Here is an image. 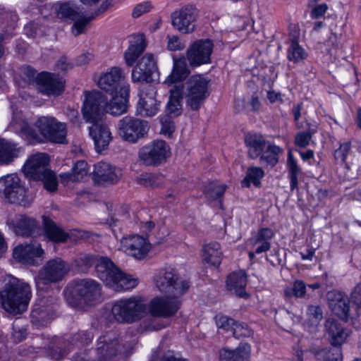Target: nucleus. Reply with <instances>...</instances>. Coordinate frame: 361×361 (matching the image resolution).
I'll use <instances>...</instances> for the list:
<instances>
[{
    "label": "nucleus",
    "mask_w": 361,
    "mask_h": 361,
    "mask_svg": "<svg viewBox=\"0 0 361 361\" xmlns=\"http://www.w3.org/2000/svg\"><path fill=\"white\" fill-rule=\"evenodd\" d=\"M110 100L106 94L98 90L85 92L81 109L82 117L87 123L99 121L103 115L109 113L119 116L127 111L124 97H112Z\"/></svg>",
    "instance_id": "obj_1"
},
{
    "label": "nucleus",
    "mask_w": 361,
    "mask_h": 361,
    "mask_svg": "<svg viewBox=\"0 0 361 361\" xmlns=\"http://www.w3.org/2000/svg\"><path fill=\"white\" fill-rule=\"evenodd\" d=\"M30 286L16 277L8 276L0 290V302L8 312L18 314L24 312L31 299Z\"/></svg>",
    "instance_id": "obj_2"
},
{
    "label": "nucleus",
    "mask_w": 361,
    "mask_h": 361,
    "mask_svg": "<svg viewBox=\"0 0 361 361\" xmlns=\"http://www.w3.org/2000/svg\"><path fill=\"white\" fill-rule=\"evenodd\" d=\"M35 126L37 131L27 124H25L21 128L30 140L39 143L44 141L59 144L67 142L66 126L63 123L57 121L56 118L42 117L37 121Z\"/></svg>",
    "instance_id": "obj_3"
},
{
    "label": "nucleus",
    "mask_w": 361,
    "mask_h": 361,
    "mask_svg": "<svg viewBox=\"0 0 361 361\" xmlns=\"http://www.w3.org/2000/svg\"><path fill=\"white\" fill-rule=\"evenodd\" d=\"M97 276L115 291L127 290L137 285V279L123 272L107 257H101L96 264Z\"/></svg>",
    "instance_id": "obj_4"
},
{
    "label": "nucleus",
    "mask_w": 361,
    "mask_h": 361,
    "mask_svg": "<svg viewBox=\"0 0 361 361\" xmlns=\"http://www.w3.org/2000/svg\"><path fill=\"white\" fill-rule=\"evenodd\" d=\"M96 361H119L133 352L130 344H126L116 331L106 332L97 341Z\"/></svg>",
    "instance_id": "obj_5"
},
{
    "label": "nucleus",
    "mask_w": 361,
    "mask_h": 361,
    "mask_svg": "<svg viewBox=\"0 0 361 361\" xmlns=\"http://www.w3.org/2000/svg\"><path fill=\"white\" fill-rule=\"evenodd\" d=\"M49 161L47 154L37 153L27 160L23 166V171L30 178L40 180L44 189L53 192L58 188V181L55 173L48 169Z\"/></svg>",
    "instance_id": "obj_6"
},
{
    "label": "nucleus",
    "mask_w": 361,
    "mask_h": 361,
    "mask_svg": "<svg viewBox=\"0 0 361 361\" xmlns=\"http://www.w3.org/2000/svg\"><path fill=\"white\" fill-rule=\"evenodd\" d=\"M146 312L147 305L137 297L117 300L111 307L114 319L121 324H132L139 321Z\"/></svg>",
    "instance_id": "obj_7"
},
{
    "label": "nucleus",
    "mask_w": 361,
    "mask_h": 361,
    "mask_svg": "<svg viewBox=\"0 0 361 361\" xmlns=\"http://www.w3.org/2000/svg\"><path fill=\"white\" fill-rule=\"evenodd\" d=\"M210 80L202 75H192L183 87L186 105L192 111H198L209 95Z\"/></svg>",
    "instance_id": "obj_8"
},
{
    "label": "nucleus",
    "mask_w": 361,
    "mask_h": 361,
    "mask_svg": "<svg viewBox=\"0 0 361 361\" xmlns=\"http://www.w3.org/2000/svg\"><path fill=\"white\" fill-rule=\"evenodd\" d=\"M156 287L159 291L179 297L185 293L189 284L185 281H180L176 269L167 268L160 270L154 276Z\"/></svg>",
    "instance_id": "obj_9"
},
{
    "label": "nucleus",
    "mask_w": 361,
    "mask_h": 361,
    "mask_svg": "<svg viewBox=\"0 0 361 361\" xmlns=\"http://www.w3.org/2000/svg\"><path fill=\"white\" fill-rule=\"evenodd\" d=\"M123 79L122 70L118 67H113L99 78L98 85L106 92L110 100H113L112 97H122L125 99V105H127L129 86L121 85Z\"/></svg>",
    "instance_id": "obj_10"
},
{
    "label": "nucleus",
    "mask_w": 361,
    "mask_h": 361,
    "mask_svg": "<svg viewBox=\"0 0 361 361\" xmlns=\"http://www.w3.org/2000/svg\"><path fill=\"white\" fill-rule=\"evenodd\" d=\"M0 195L9 202L24 207L29 204L27 190L16 174H9L0 178Z\"/></svg>",
    "instance_id": "obj_11"
},
{
    "label": "nucleus",
    "mask_w": 361,
    "mask_h": 361,
    "mask_svg": "<svg viewBox=\"0 0 361 361\" xmlns=\"http://www.w3.org/2000/svg\"><path fill=\"white\" fill-rule=\"evenodd\" d=\"M149 130L148 122L132 116H124L118 123V135L128 142L135 143L144 137Z\"/></svg>",
    "instance_id": "obj_12"
},
{
    "label": "nucleus",
    "mask_w": 361,
    "mask_h": 361,
    "mask_svg": "<svg viewBox=\"0 0 361 361\" xmlns=\"http://www.w3.org/2000/svg\"><path fill=\"white\" fill-rule=\"evenodd\" d=\"M70 270L67 262L61 258L49 260L39 271L35 279L38 287L61 281Z\"/></svg>",
    "instance_id": "obj_13"
},
{
    "label": "nucleus",
    "mask_w": 361,
    "mask_h": 361,
    "mask_svg": "<svg viewBox=\"0 0 361 361\" xmlns=\"http://www.w3.org/2000/svg\"><path fill=\"white\" fill-rule=\"evenodd\" d=\"M169 149L164 140H155L142 147L139 152L140 160L146 166H157L166 160Z\"/></svg>",
    "instance_id": "obj_14"
},
{
    "label": "nucleus",
    "mask_w": 361,
    "mask_h": 361,
    "mask_svg": "<svg viewBox=\"0 0 361 361\" xmlns=\"http://www.w3.org/2000/svg\"><path fill=\"white\" fill-rule=\"evenodd\" d=\"M121 250L128 256L137 260L145 259L149 250L151 244L148 240L140 235H130L121 240Z\"/></svg>",
    "instance_id": "obj_15"
},
{
    "label": "nucleus",
    "mask_w": 361,
    "mask_h": 361,
    "mask_svg": "<svg viewBox=\"0 0 361 361\" xmlns=\"http://www.w3.org/2000/svg\"><path fill=\"white\" fill-rule=\"evenodd\" d=\"M147 308L152 317L168 318L177 312L180 301L173 295L156 297L150 301Z\"/></svg>",
    "instance_id": "obj_16"
},
{
    "label": "nucleus",
    "mask_w": 361,
    "mask_h": 361,
    "mask_svg": "<svg viewBox=\"0 0 361 361\" xmlns=\"http://www.w3.org/2000/svg\"><path fill=\"white\" fill-rule=\"evenodd\" d=\"M122 177L120 168L108 162L100 161L94 166L92 178L97 185L109 186L118 183Z\"/></svg>",
    "instance_id": "obj_17"
},
{
    "label": "nucleus",
    "mask_w": 361,
    "mask_h": 361,
    "mask_svg": "<svg viewBox=\"0 0 361 361\" xmlns=\"http://www.w3.org/2000/svg\"><path fill=\"white\" fill-rule=\"evenodd\" d=\"M197 16V9L193 6H185L171 14L172 25L182 34L192 33L195 28Z\"/></svg>",
    "instance_id": "obj_18"
},
{
    "label": "nucleus",
    "mask_w": 361,
    "mask_h": 361,
    "mask_svg": "<svg viewBox=\"0 0 361 361\" xmlns=\"http://www.w3.org/2000/svg\"><path fill=\"white\" fill-rule=\"evenodd\" d=\"M155 87L149 84L142 85L140 90V99L137 104V114L142 116L152 117L159 109V102L156 99Z\"/></svg>",
    "instance_id": "obj_19"
},
{
    "label": "nucleus",
    "mask_w": 361,
    "mask_h": 361,
    "mask_svg": "<svg viewBox=\"0 0 361 361\" xmlns=\"http://www.w3.org/2000/svg\"><path fill=\"white\" fill-rule=\"evenodd\" d=\"M158 67L154 56L147 53L142 56L132 71V80L134 82H149L157 73Z\"/></svg>",
    "instance_id": "obj_20"
},
{
    "label": "nucleus",
    "mask_w": 361,
    "mask_h": 361,
    "mask_svg": "<svg viewBox=\"0 0 361 361\" xmlns=\"http://www.w3.org/2000/svg\"><path fill=\"white\" fill-rule=\"evenodd\" d=\"M213 47V42L209 39L195 42L187 51V57L190 65L198 66L209 63Z\"/></svg>",
    "instance_id": "obj_21"
},
{
    "label": "nucleus",
    "mask_w": 361,
    "mask_h": 361,
    "mask_svg": "<svg viewBox=\"0 0 361 361\" xmlns=\"http://www.w3.org/2000/svg\"><path fill=\"white\" fill-rule=\"evenodd\" d=\"M39 90L47 96H58L64 91L65 80L59 75L42 72L37 75Z\"/></svg>",
    "instance_id": "obj_22"
},
{
    "label": "nucleus",
    "mask_w": 361,
    "mask_h": 361,
    "mask_svg": "<svg viewBox=\"0 0 361 361\" xmlns=\"http://www.w3.org/2000/svg\"><path fill=\"white\" fill-rule=\"evenodd\" d=\"M74 290L75 293L87 304L98 301L101 297V286L93 279H85L76 281Z\"/></svg>",
    "instance_id": "obj_23"
},
{
    "label": "nucleus",
    "mask_w": 361,
    "mask_h": 361,
    "mask_svg": "<svg viewBox=\"0 0 361 361\" xmlns=\"http://www.w3.org/2000/svg\"><path fill=\"white\" fill-rule=\"evenodd\" d=\"M44 254L41 245L36 241L25 245H20L16 247L13 252V256L16 259L31 265L38 264L36 258H42Z\"/></svg>",
    "instance_id": "obj_24"
},
{
    "label": "nucleus",
    "mask_w": 361,
    "mask_h": 361,
    "mask_svg": "<svg viewBox=\"0 0 361 361\" xmlns=\"http://www.w3.org/2000/svg\"><path fill=\"white\" fill-rule=\"evenodd\" d=\"M89 130L90 135L94 140L97 152H101L106 149L113 138L109 126L98 121L92 123Z\"/></svg>",
    "instance_id": "obj_25"
},
{
    "label": "nucleus",
    "mask_w": 361,
    "mask_h": 361,
    "mask_svg": "<svg viewBox=\"0 0 361 361\" xmlns=\"http://www.w3.org/2000/svg\"><path fill=\"white\" fill-rule=\"evenodd\" d=\"M147 47L145 36L139 33L132 36L130 45L124 53V59L128 66L134 65L138 57L144 52Z\"/></svg>",
    "instance_id": "obj_26"
},
{
    "label": "nucleus",
    "mask_w": 361,
    "mask_h": 361,
    "mask_svg": "<svg viewBox=\"0 0 361 361\" xmlns=\"http://www.w3.org/2000/svg\"><path fill=\"white\" fill-rule=\"evenodd\" d=\"M329 307L333 312L344 321H348L350 310L349 300L341 292L331 291L327 294Z\"/></svg>",
    "instance_id": "obj_27"
},
{
    "label": "nucleus",
    "mask_w": 361,
    "mask_h": 361,
    "mask_svg": "<svg viewBox=\"0 0 361 361\" xmlns=\"http://www.w3.org/2000/svg\"><path fill=\"white\" fill-rule=\"evenodd\" d=\"M251 346L247 343H241L233 350L223 348L219 350V361H249Z\"/></svg>",
    "instance_id": "obj_28"
},
{
    "label": "nucleus",
    "mask_w": 361,
    "mask_h": 361,
    "mask_svg": "<svg viewBox=\"0 0 361 361\" xmlns=\"http://www.w3.org/2000/svg\"><path fill=\"white\" fill-rule=\"evenodd\" d=\"M14 231L18 235L23 237H36L39 234L40 228L35 219L21 215L20 216L14 226Z\"/></svg>",
    "instance_id": "obj_29"
},
{
    "label": "nucleus",
    "mask_w": 361,
    "mask_h": 361,
    "mask_svg": "<svg viewBox=\"0 0 361 361\" xmlns=\"http://www.w3.org/2000/svg\"><path fill=\"white\" fill-rule=\"evenodd\" d=\"M111 2L109 0H106L102 2L101 6L97 8L94 12L88 17H84L82 13H80V16L78 19H75L74 24L72 27V32L75 36H78L86 30L87 25L97 16H99L104 13L110 6Z\"/></svg>",
    "instance_id": "obj_30"
},
{
    "label": "nucleus",
    "mask_w": 361,
    "mask_h": 361,
    "mask_svg": "<svg viewBox=\"0 0 361 361\" xmlns=\"http://www.w3.org/2000/svg\"><path fill=\"white\" fill-rule=\"evenodd\" d=\"M325 329L329 341L335 348H338L346 339L347 334L343 327L333 319H328L325 322Z\"/></svg>",
    "instance_id": "obj_31"
},
{
    "label": "nucleus",
    "mask_w": 361,
    "mask_h": 361,
    "mask_svg": "<svg viewBox=\"0 0 361 361\" xmlns=\"http://www.w3.org/2000/svg\"><path fill=\"white\" fill-rule=\"evenodd\" d=\"M247 284V277L245 272L240 271L233 272L227 279L226 286L229 290L233 291L236 295L246 298L248 294L245 290Z\"/></svg>",
    "instance_id": "obj_32"
},
{
    "label": "nucleus",
    "mask_w": 361,
    "mask_h": 361,
    "mask_svg": "<svg viewBox=\"0 0 361 361\" xmlns=\"http://www.w3.org/2000/svg\"><path fill=\"white\" fill-rule=\"evenodd\" d=\"M44 236L49 240L56 243H65L69 235L49 218L44 217Z\"/></svg>",
    "instance_id": "obj_33"
},
{
    "label": "nucleus",
    "mask_w": 361,
    "mask_h": 361,
    "mask_svg": "<svg viewBox=\"0 0 361 361\" xmlns=\"http://www.w3.org/2000/svg\"><path fill=\"white\" fill-rule=\"evenodd\" d=\"M169 93L166 111L171 116H177L182 112L183 87L180 85H175L169 90Z\"/></svg>",
    "instance_id": "obj_34"
},
{
    "label": "nucleus",
    "mask_w": 361,
    "mask_h": 361,
    "mask_svg": "<svg viewBox=\"0 0 361 361\" xmlns=\"http://www.w3.org/2000/svg\"><path fill=\"white\" fill-rule=\"evenodd\" d=\"M222 256L221 245L217 242L206 244L202 248L203 261L212 266L218 267L221 264Z\"/></svg>",
    "instance_id": "obj_35"
},
{
    "label": "nucleus",
    "mask_w": 361,
    "mask_h": 361,
    "mask_svg": "<svg viewBox=\"0 0 361 361\" xmlns=\"http://www.w3.org/2000/svg\"><path fill=\"white\" fill-rule=\"evenodd\" d=\"M245 142L248 148V156L252 159H257L260 156L266 145L263 136L257 134L247 135Z\"/></svg>",
    "instance_id": "obj_36"
},
{
    "label": "nucleus",
    "mask_w": 361,
    "mask_h": 361,
    "mask_svg": "<svg viewBox=\"0 0 361 361\" xmlns=\"http://www.w3.org/2000/svg\"><path fill=\"white\" fill-rule=\"evenodd\" d=\"M55 314V309L52 305H35L31 312L32 322L34 324L44 326L52 319Z\"/></svg>",
    "instance_id": "obj_37"
},
{
    "label": "nucleus",
    "mask_w": 361,
    "mask_h": 361,
    "mask_svg": "<svg viewBox=\"0 0 361 361\" xmlns=\"http://www.w3.org/2000/svg\"><path fill=\"white\" fill-rule=\"evenodd\" d=\"M189 74L190 71L185 59L174 60L172 72L166 78L164 83L171 85L174 82L185 80Z\"/></svg>",
    "instance_id": "obj_38"
},
{
    "label": "nucleus",
    "mask_w": 361,
    "mask_h": 361,
    "mask_svg": "<svg viewBox=\"0 0 361 361\" xmlns=\"http://www.w3.org/2000/svg\"><path fill=\"white\" fill-rule=\"evenodd\" d=\"M281 149L276 145H269L260 156V164L264 166L274 167L279 162V155Z\"/></svg>",
    "instance_id": "obj_39"
},
{
    "label": "nucleus",
    "mask_w": 361,
    "mask_h": 361,
    "mask_svg": "<svg viewBox=\"0 0 361 361\" xmlns=\"http://www.w3.org/2000/svg\"><path fill=\"white\" fill-rule=\"evenodd\" d=\"M101 257L90 254L80 253L75 259V268L80 272L86 273L94 264H97Z\"/></svg>",
    "instance_id": "obj_40"
},
{
    "label": "nucleus",
    "mask_w": 361,
    "mask_h": 361,
    "mask_svg": "<svg viewBox=\"0 0 361 361\" xmlns=\"http://www.w3.org/2000/svg\"><path fill=\"white\" fill-rule=\"evenodd\" d=\"M287 166L288 169L289 178H290V187L291 190H294L298 188V177L300 174L301 169L298 166L296 160L294 159L291 152L288 154Z\"/></svg>",
    "instance_id": "obj_41"
},
{
    "label": "nucleus",
    "mask_w": 361,
    "mask_h": 361,
    "mask_svg": "<svg viewBox=\"0 0 361 361\" xmlns=\"http://www.w3.org/2000/svg\"><path fill=\"white\" fill-rule=\"evenodd\" d=\"M16 157V147L8 140H0V164H8Z\"/></svg>",
    "instance_id": "obj_42"
},
{
    "label": "nucleus",
    "mask_w": 361,
    "mask_h": 361,
    "mask_svg": "<svg viewBox=\"0 0 361 361\" xmlns=\"http://www.w3.org/2000/svg\"><path fill=\"white\" fill-rule=\"evenodd\" d=\"M81 11L73 3L65 2L61 4L58 9V16L64 19L73 20L80 16Z\"/></svg>",
    "instance_id": "obj_43"
},
{
    "label": "nucleus",
    "mask_w": 361,
    "mask_h": 361,
    "mask_svg": "<svg viewBox=\"0 0 361 361\" xmlns=\"http://www.w3.org/2000/svg\"><path fill=\"white\" fill-rule=\"evenodd\" d=\"M307 53L304 49L298 44V33L293 35L292 42L288 49V59L294 62H298L306 58Z\"/></svg>",
    "instance_id": "obj_44"
},
{
    "label": "nucleus",
    "mask_w": 361,
    "mask_h": 361,
    "mask_svg": "<svg viewBox=\"0 0 361 361\" xmlns=\"http://www.w3.org/2000/svg\"><path fill=\"white\" fill-rule=\"evenodd\" d=\"M93 338V334L90 331H80L75 334L69 341L71 345L78 349L90 344Z\"/></svg>",
    "instance_id": "obj_45"
},
{
    "label": "nucleus",
    "mask_w": 361,
    "mask_h": 361,
    "mask_svg": "<svg viewBox=\"0 0 361 361\" xmlns=\"http://www.w3.org/2000/svg\"><path fill=\"white\" fill-rule=\"evenodd\" d=\"M310 352L314 355V356L319 361H326V360L330 359V355H336L335 357L338 359L340 356H341V350L339 348H321L318 349L316 348H311L310 349Z\"/></svg>",
    "instance_id": "obj_46"
},
{
    "label": "nucleus",
    "mask_w": 361,
    "mask_h": 361,
    "mask_svg": "<svg viewBox=\"0 0 361 361\" xmlns=\"http://www.w3.org/2000/svg\"><path fill=\"white\" fill-rule=\"evenodd\" d=\"M226 188V186L225 185H220L216 182H212L205 185L204 193L208 200H215L223 196Z\"/></svg>",
    "instance_id": "obj_47"
},
{
    "label": "nucleus",
    "mask_w": 361,
    "mask_h": 361,
    "mask_svg": "<svg viewBox=\"0 0 361 361\" xmlns=\"http://www.w3.org/2000/svg\"><path fill=\"white\" fill-rule=\"evenodd\" d=\"M306 322L312 326H317L323 318V312L319 305H309L306 312Z\"/></svg>",
    "instance_id": "obj_48"
},
{
    "label": "nucleus",
    "mask_w": 361,
    "mask_h": 361,
    "mask_svg": "<svg viewBox=\"0 0 361 361\" xmlns=\"http://www.w3.org/2000/svg\"><path fill=\"white\" fill-rule=\"evenodd\" d=\"M264 173L259 167H250L247 169L246 177L244 178L243 183H246V185L249 186L250 182L254 185L259 186L260 185V179L263 178Z\"/></svg>",
    "instance_id": "obj_49"
},
{
    "label": "nucleus",
    "mask_w": 361,
    "mask_h": 361,
    "mask_svg": "<svg viewBox=\"0 0 361 361\" xmlns=\"http://www.w3.org/2000/svg\"><path fill=\"white\" fill-rule=\"evenodd\" d=\"M306 286L302 281H295L292 288L285 289V295L287 297H303L305 293Z\"/></svg>",
    "instance_id": "obj_50"
},
{
    "label": "nucleus",
    "mask_w": 361,
    "mask_h": 361,
    "mask_svg": "<svg viewBox=\"0 0 361 361\" xmlns=\"http://www.w3.org/2000/svg\"><path fill=\"white\" fill-rule=\"evenodd\" d=\"M274 236L273 230L269 228H262L259 229L255 237L251 240L253 245H257L259 243L269 242Z\"/></svg>",
    "instance_id": "obj_51"
},
{
    "label": "nucleus",
    "mask_w": 361,
    "mask_h": 361,
    "mask_svg": "<svg viewBox=\"0 0 361 361\" xmlns=\"http://www.w3.org/2000/svg\"><path fill=\"white\" fill-rule=\"evenodd\" d=\"M233 336L236 338H248L252 335V331L245 323H238L233 326Z\"/></svg>",
    "instance_id": "obj_52"
},
{
    "label": "nucleus",
    "mask_w": 361,
    "mask_h": 361,
    "mask_svg": "<svg viewBox=\"0 0 361 361\" xmlns=\"http://www.w3.org/2000/svg\"><path fill=\"white\" fill-rule=\"evenodd\" d=\"M215 320L216 326L225 331H228L231 329L233 331V326L236 324L233 319L224 314H217L215 317Z\"/></svg>",
    "instance_id": "obj_53"
},
{
    "label": "nucleus",
    "mask_w": 361,
    "mask_h": 361,
    "mask_svg": "<svg viewBox=\"0 0 361 361\" xmlns=\"http://www.w3.org/2000/svg\"><path fill=\"white\" fill-rule=\"evenodd\" d=\"M166 324L158 319V317H154L145 319L142 325L143 329L146 331H158L166 327Z\"/></svg>",
    "instance_id": "obj_54"
},
{
    "label": "nucleus",
    "mask_w": 361,
    "mask_h": 361,
    "mask_svg": "<svg viewBox=\"0 0 361 361\" xmlns=\"http://www.w3.org/2000/svg\"><path fill=\"white\" fill-rule=\"evenodd\" d=\"M87 164L85 161H78L75 164L72 170L75 177V179L80 181L87 176Z\"/></svg>",
    "instance_id": "obj_55"
},
{
    "label": "nucleus",
    "mask_w": 361,
    "mask_h": 361,
    "mask_svg": "<svg viewBox=\"0 0 361 361\" xmlns=\"http://www.w3.org/2000/svg\"><path fill=\"white\" fill-rule=\"evenodd\" d=\"M27 329L20 326L18 322H16L13 325L12 338L15 343H19L27 336Z\"/></svg>",
    "instance_id": "obj_56"
},
{
    "label": "nucleus",
    "mask_w": 361,
    "mask_h": 361,
    "mask_svg": "<svg viewBox=\"0 0 361 361\" xmlns=\"http://www.w3.org/2000/svg\"><path fill=\"white\" fill-rule=\"evenodd\" d=\"M167 39V49L171 51L183 50L185 48V44L182 43L179 37L176 35L166 37Z\"/></svg>",
    "instance_id": "obj_57"
},
{
    "label": "nucleus",
    "mask_w": 361,
    "mask_h": 361,
    "mask_svg": "<svg viewBox=\"0 0 361 361\" xmlns=\"http://www.w3.org/2000/svg\"><path fill=\"white\" fill-rule=\"evenodd\" d=\"M312 139V135L310 132L303 131L296 134L295 137V144L302 148L306 147Z\"/></svg>",
    "instance_id": "obj_58"
},
{
    "label": "nucleus",
    "mask_w": 361,
    "mask_h": 361,
    "mask_svg": "<svg viewBox=\"0 0 361 361\" xmlns=\"http://www.w3.org/2000/svg\"><path fill=\"white\" fill-rule=\"evenodd\" d=\"M129 218V213L126 207H121L117 214H115L114 216L111 218L109 224L110 226H117V223L120 221H124Z\"/></svg>",
    "instance_id": "obj_59"
},
{
    "label": "nucleus",
    "mask_w": 361,
    "mask_h": 361,
    "mask_svg": "<svg viewBox=\"0 0 361 361\" xmlns=\"http://www.w3.org/2000/svg\"><path fill=\"white\" fill-rule=\"evenodd\" d=\"M350 149V143L345 142L340 145V147L337 149L334 152V157L336 159L344 162L347 157L348 154Z\"/></svg>",
    "instance_id": "obj_60"
},
{
    "label": "nucleus",
    "mask_w": 361,
    "mask_h": 361,
    "mask_svg": "<svg viewBox=\"0 0 361 361\" xmlns=\"http://www.w3.org/2000/svg\"><path fill=\"white\" fill-rule=\"evenodd\" d=\"M152 6L149 2L139 4L133 8L132 16L133 18H139L142 14L149 12Z\"/></svg>",
    "instance_id": "obj_61"
},
{
    "label": "nucleus",
    "mask_w": 361,
    "mask_h": 361,
    "mask_svg": "<svg viewBox=\"0 0 361 361\" xmlns=\"http://www.w3.org/2000/svg\"><path fill=\"white\" fill-rule=\"evenodd\" d=\"M350 299L352 302L361 308V283L357 284L351 293Z\"/></svg>",
    "instance_id": "obj_62"
},
{
    "label": "nucleus",
    "mask_w": 361,
    "mask_h": 361,
    "mask_svg": "<svg viewBox=\"0 0 361 361\" xmlns=\"http://www.w3.org/2000/svg\"><path fill=\"white\" fill-rule=\"evenodd\" d=\"M327 9L328 6L326 4H319L311 11V17L312 18H319L325 14Z\"/></svg>",
    "instance_id": "obj_63"
},
{
    "label": "nucleus",
    "mask_w": 361,
    "mask_h": 361,
    "mask_svg": "<svg viewBox=\"0 0 361 361\" xmlns=\"http://www.w3.org/2000/svg\"><path fill=\"white\" fill-rule=\"evenodd\" d=\"M152 361H186L185 360L176 357L171 353L162 355L159 358L157 355H153Z\"/></svg>",
    "instance_id": "obj_64"
}]
</instances>
